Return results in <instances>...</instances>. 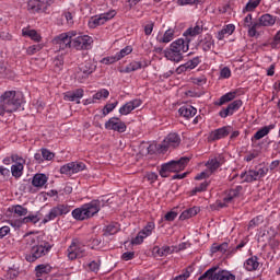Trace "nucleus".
<instances>
[{
  "label": "nucleus",
  "instance_id": "nucleus-1",
  "mask_svg": "<svg viewBox=\"0 0 280 280\" xmlns=\"http://www.w3.org/2000/svg\"><path fill=\"white\" fill-rule=\"evenodd\" d=\"M106 205H108V199L106 197L94 199L72 210L71 215L74 220L84 222V220H91V218L97 215Z\"/></svg>",
  "mask_w": 280,
  "mask_h": 280
},
{
  "label": "nucleus",
  "instance_id": "nucleus-2",
  "mask_svg": "<svg viewBox=\"0 0 280 280\" xmlns=\"http://www.w3.org/2000/svg\"><path fill=\"white\" fill-rule=\"evenodd\" d=\"M23 94L16 91H7L0 96V116L5 113H16L23 106Z\"/></svg>",
  "mask_w": 280,
  "mask_h": 280
},
{
  "label": "nucleus",
  "instance_id": "nucleus-3",
  "mask_svg": "<svg viewBox=\"0 0 280 280\" xmlns=\"http://www.w3.org/2000/svg\"><path fill=\"white\" fill-rule=\"evenodd\" d=\"M189 43H191V39L185 40L178 38L174 40L170 47L164 50V57L171 62H180L184 54L189 51Z\"/></svg>",
  "mask_w": 280,
  "mask_h": 280
},
{
  "label": "nucleus",
  "instance_id": "nucleus-4",
  "mask_svg": "<svg viewBox=\"0 0 280 280\" xmlns=\"http://www.w3.org/2000/svg\"><path fill=\"white\" fill-rule=\"evenodd\" d=\"M26 244L31 246V254L26 256V260L30 262L36 261V259H40V257H45L51 250V246L49 243H44L38 245L37 236H27Z\"/></svg>",
  "mask_w": 280,
  "mask_h": 280
},
{
  "label": "nucleus",
  "instance_id": "nucleus-5",
  "mask_svg": "<svg viewBox=\"0 0 280 280\" xmlns=\"http://www.w3.org/2000/svg\"><path fill=\"white\" fill-rule=\"evenodd\" d=\"M189 164V158L188 156H183L178 160H173L167 163L162 164L161 170H160V176L162 178H167V173H176V172H183L185 167Z\"/></svg>",
  "mask_w": 280,
  "mask_h": 280
},
{
  "label": "nucleus",
  "instance_id": "nucleus-6",
  "mask_svg": "<svg viewBox=\"0 0 280 280\" xmlns=\"http://www.w3.org/2000/svg\"><path fill=\"white\" fill-rule=\"evenodd\" d=\"M67 257L70 261H75V259L86 257V245H84V243L79 238H73L67 248Z\"/></svg>",
  "mask_w": 280,
  "mask_h": 280
},
{
  "label": "nucleus",
  "instance_id": "nucleus-7",
  "mask_svg": "<svg viewBox=\"0 0 280 280\" xmlns=\"http://www.w3.org/2000/svg\"><path fill=\"white\" fill-rule=\"evenodd\" d=\"M268 174V167L257 166L253 170L241 173L242 183H255V180H261Z\"/></svg>",
  "mask_w": 280,
  "mask_h": 280
},
{
  "label": "nucleus",
  "instance_id": "nucleus-8",
  "mask_svg": "<svg viewBox=\"0 0 280 280\" xmlns=\"http://www.w3.org/2000/svg\"><path fill=\"white\" fill-rule=\"evenodd\" d=\"M71 211V206L67 203H58L52 207L47 214H45L42 224H47L48 222H52L56 218H60L62 215H67Z\"/></svg>",
  "mask_w": 280,
  "mask_h": 280
},
{
  "label": "nucleus",
  "instance_id": "nucleus-9",
  "mask_svg": "<svg viewBox=\"0 0 280 280\" xmlns=\"http://www.w3.org/2000/svg\"><path fill=\"white\" fill-rule=\"evenodd\" d=\"M115 16H117V11L114 9H110L105 13H101L92 16L89 20L88 25L90 30H95V27H100V25H105V23H108V21H113Z\"/></svg>",
  "mask_w": 280,
  "mask_h": 280
},
{
  "label": "nucleus",
  "instance_id": "nucleus-10",
  "mask_svg": "<svg viewBox=\"0 0 280 280\" xmlns=\"http://www.w3.org/2000/svg\"><path fill=\"white\" fill-rule=\"evenodd\" d=\"M73 36H75V31L61 33L59 36L55 37L52 39V44L55 45V49H57V51H62L65 49L71 48Z\"/></svg>",
  "mask_w": 280,
  "mask_h": 280
},
{
  "label": "nucleus",
  "instance_id": "nucleus-11",
  "mask_svg": "<svg viewBox=\"0 0 280 280\" xmlns=\"http://www.w3.org/2000/svg\"><path fill=\"white\" fill-rule=\"evenodd\" d=\"M93 47V37L84 34H78L72 37V48L78 51L91 49Z\"/></svg>",
  "mask_w": 280,
  "mask_h": 280
},
{
  "label": "nucleus",
  "instance_id": "nucleus-12",
  "mask_svg": "<svg viewBox=\"0 0 280 280\" xmlns=\"http://www.w3.org/2000/svg\"><path fill=\"white\" fill-rule=\"evenodd\" d=\"M56 0H28L27 10L32 14H40L47 12L50 5H54Z\"/></svg>",
  "mask_w": 280,
  "mask_h": 280
},
{
  "label": "nucleus",
  "instance_id": "nucleus-13",
  "mask_svg": "<svg viewBox=\"0 0 280 280\" xmlns=\"http://www.w3.org/2000/svg\"><path fill=\"white\" fill-rule=\"evenodd\" d=\"M180 145V136L178 133H168L162 143L158 144V150L165 154L168 148H178Z\"/></svg>",
  "mask_w": 280,
  "mask_h": 280
},
{
  "label": "nucleus",
  "instance_id": "nucleus-14",
  "mask_svg": "<svg viewBox=\"0 0 280 280\" xmlns=\"http://www.w3.org/2000/svg\"><path fill=\"white\" fill-rule=\"evenodd\" d=\"M86 170V165L82 162H70L60 167V174H65L66 176H73V174H79V172H84Z\"/></svg>",
  "mask_w": 280,
  "mask_h": 280
},
{
  "label": "nucleus",
  "instance_id": "nucleus-15",
  "mask_svg": "<svg viewBox=\"0 0 280 280\" xmlns=\"http://www.w3.org/2000/svg\"><path fill=\"white\" fill-rule=\"evenodd\" d=\"M12 163H15L11 166V174L14 178H21L23 176V170L25 165V159L19 154L12 155Z\"/></svg>",
  "mask_w": 280,
  "mask_h": 280
},
{
  "label": "nucleus",
  "instance_id": "nucleus-16",
  "mask_svg": "<svg viewBox=\"0 0 280 280\" xmlns=\"http://www.w3.org/2000/svg\"><path fill=\"white\" fill-rule=\"evenodd\" d=\"M132 54V46H126L120 51L116 52L115 56L105 57L102 59L103 65H113L115 62H119L121 58H126V56H130Z\"/></svg>",
  "mask_w": 280,
  "mask_h": 280
},
{
  "label": "nucleus",
  "instance_id": "nucleus-17",
  "mask_svg": "<svg viewBox=\"0 0 280 280\" xmlns=\"http://www.w3.org/2000/svg\"><path fill=\"white\" fill-rule=\"evenodd\" d=\"M106 130H114L115 132H126V122L121 121L118 117H112L105 122Z\"/></svg>",
  "mask_w": 280,
  "mask_h": 280
},
{
  "label": "nucleus",
  "instance_id": "nucleus-18",
  "mask_svg": "<svg viewBox=\"0 0 280 280\" xmlns=\"http://www.w3.org/2000/svg\"><path fill=\"white\" fill-rule=\"evenodd\" d=\"M242 100H236L228 105L226 108H223L219 112V116L222 117V119H226V117H230L231 115H235L240 108H242Z\"/></svg>",
  "mask_w": 280,
  "mask_h": 280
},
{
  "label": "nucleus",
  "instance_id": "nucleus-19",
  "mask_svg": "<svg viewBox=\"0 0 280 280\" xmlns=\"http://www.w3.org/2000/svg\"><path fill=\"white\" fill-rule=\"evenodd\" d=\"M141 104H143V101H141L140 98L131 100L119 108V114L120 115H130V113L132 110H135L136 108H139V106H141Z\"/></svg>",
  "mask_w": 280,
  "mask_h": 280
},
{
  "label": "nucleus",
  "instance_id": "nucleus-20",
  "mask_svg": "<svg viewBox=\"0 0 280 280\" xmlns=\"http://www.w3.org/2000/svg\"><path fill=\"white\" fill-rule=\"evenodd\" d=\"M223 163H224V156H222V155L211 159L206 163V167H207L206 171L211 176V174L217 172Z\"/></svg>",
  "mask_w": 280,
  "mask_h": 280
},
{
  "label": "nucleus",
  "instance_id": "nucleus-21",
  "mask_svg": "<svg viewBox=\"0 0 280 280\" xmlns=\"http://www.w3.org/2000/svg\"><path fill=\"white\" fill-rule=\"evenodd\" d=\"M198 65H200V57H194L192 59L186 61L184 65H180L176 69V73L180 74V73H185L187 71H191L192 69H196V67H198Z\"/></svg>",
  "mask_w": 280,
  "mask_h": 280
},
{
  "label": "nucleus",
  "instance_id": "nucleus-22",
  "mask_svg": "<svg viewBox=\"0 0 280 280\" xmlns=\"http://www.w3.org/2000/svg\"><path fill=\"white\" fill-rule=\"evenodd\" d=\"M84 97V90L77 89L74 91L66 92L63 95V100L66 102H75L77 104H80V100Z\"/></svg>",
  "mask_w": 280,
  "mask_h": 280
},
{
  "label": "nucleus",
  "instance_id": "nucleus-23",
  "mask_svg": "<svg viewBox=\"0 0 280 280\" xmlns=\"http://www.w3.org/2000/svg\"><path fill=\"white\" fill-rule=\"evenodd\" d=\"M199 47L203 51H211L213 47H215V40L213 39V36L210 34H207L199 43Z\"/></svg>",
  "mask_w": 280,
  "mask_h": 280
},
{
  "label": "nucleus",
  "instance_id": "nucleus-24",
  "mask_svg": "<svg viewBox=\"0 0 280 280\" xmlns=\"http://www.w3.org/2000/svg\"><path fill=\"white\" fill-rule=\"evenodd\" d=\"M244 269L247 272H255L259 268V258L257 256H252L244 261Z\"/></svg>",
  "mask_w": 280,
  "mask_h": 280
},
{
  "label": "nucleus",
  "instance_id": "nucleus-25",
  "mask_svg": "<svg viewBox=\"0 0 280 280\" xmlns=\"http://www.w3.org/2000/svg\"><path fill=\"white\" fill-rule=\"evenodd\" d=\"M153 253L158 255V257H167V255H172V253H176V246L163 245L162 247L155 246L153 248Z\"/></svg>",
  "mask_w": 280,
  "mask_h": 280
},
{
  "label": "nucleus",
  "instance_id": "nucleus-26",
  "mask_svg": "<svg viewBox=\"0 0 280 280\" xmlns=\"http://www.w3.org/2000/svg\"><path fill=\"white\" fill-rule=\"evenodd\" d=\"M180 117H185V119H191V117H196L198 109L191 105H184L178 109Z\"/></svg>",
  "mask_w": 280,
  "mask_h": 280
},
{
  "label": "nucleus",
  "instance_id": "nucleus-27",
  "mask_svg": "<svg viewBox=\"0 0 280 280\" xmlns=\"http://www.w3.org/2000/svg\"><path fill=\"white\" fill-rule=\"evenodd\" d=\"M49 180V177L43 173H37L33 176L32 185L33 187H37V189H42V187H45L47 185V182Z\"/></svg>",
  "mask_w": 280,
  "mask_h": 280
},
{
  "label": "nucleus",
  "instance_id": "nucleus-28",
  "mask_svg": "<svg viewBox=\"0 0 280 280\" xmlns=\"http://www.w3.org/2000/svg\"><path fill=\"white\" fill-rule=\"evenodd\" d=\"M231 132V127H221L210 133V139L212 141H218L220 139H224V137H229Z\"/></svg>",
  "mask_w": 280,
  "mask_h": 280
},
{
  "label": "nucleus",
  "instance_id": "nucleus-29",
  "mask_svg": "<svg viewBox=\"0 0 280 280\" xmlns=\"http://www.w3.org/2000/svg\"><path fill=\"white\" fill-rule=\"evenodd\" d=\"M241 189H242V186H238L235 189L229 190L228 194L225 195V197L223 198V202L219 203V207H221V208L226 207V205L232 202L233 198H237V196H240Z\"/></svg>",
  "mask_w": 280,
  "mask_h": 280
},
{
  "label": "nucleus",
  "instance_id": "nucleus-30",
  "mask_svg": "<svg viewBox=\"0 0 280 280\" xmlns=\"http://www.w3.org/2000/svg\"><path fill=\"white\" fill-rule=\"evenodd\" d=\"M275 128H277V125L275 124H270L260 128L258 131L255 132L254 139L256 141H259L260 139H264V137H268V135H270V130H275Z\"/></svg>",
  "mask_w": 280,
  "mask_h": 280
},
{
  "label": "nucleus",
  "instance_id": "nucleus-31",
  "mask_svg": "<svg viewBox=\"0 0 280 280\" xmlns=\"http://www.w3.org/2000/svg\"><path fill=\"white\" fill-rule=\"evenodd\" d=\"M259 23L262 27H272L277 23V16L266 13L259 18Z\"/></svg>",
  "mask_w": 280,
  "mask_h": 280
},
{
  "label": "nucleus",
  "instance_id": "nucleus-32",
  "mask_svg": "<svg viewBox=\"0 0 280 280\" xmlns=\"http://www.w3.org/2000/svg\"><path fill=\"white\" fill-rule=\"evenodd\" d=\"M235 32V26L233 24L225 25L221 31L218 32V40H224L226 36H231Z\"/></svg>",
  "mask_w": 280,
  "mask_h": 280
},
{
  "label": "nucleus",
  "instance_id": "nucleus-33",
  "mask_svg": "<svg viewBox=\"0 0 280 280\" xmlns=\"http://www.w3.org/2000/svg\"><path fill=\"white\" fill-rule=\"evenodd\" d=\"M235 97H237V92H228L219 98V102L215 103V106H224V104L233 102Z\"/></svg>",
  "mask_w": 280,
  "mask_h": 280
},
{
  "label": "nucleus",
  "instance_id": "nucleus-34",
  "mask_svg": "<svg viewBox=\"0 0 280 280\" xmlns=\"http://www.w3.org/2000/svg\"><path fill=\"white\" fill-rule=\"evenodd\" d=\"M202 32V28L199 25H196L195 27H189L186 30L183 34L185 36L184 40H191V38H195V36H198Z\"/></svg>",
  "mask_w": 280,
  "mask_h": 280
},
{
  "label": "nucleus",
  "instance_id": "nucleus-35",
  "mask_svg": "<svg viewBox=\"0 0 280 280\" xmlns=\"http://www.w3.org/2000/svg\"><path fill=\"white\" fill-rule=\"evenodd\" d=\"M156 40L164 44L172 43L174 40V30L168 28L163 35H158Z\"/></svg>",
  "mask_w": 280,
  "mask_h": 280
},
{
  "label": "nucleus",
  "instance_id": "nucleus-36",
  "mask_svg": "<svg viewBox=\"0 0 280 280\" xmlns=\"http://www.w3.org/2000/svg\"><path fill=\"white\" fill-rule=\"evenodd\" d=\"M199 212H200V208L198 207L186 209L180 213L179 220H189V218H194L195 215H198Z\"/></svg>",
  "mask_w": 280,
  "mask_h": 280
},
{
  "label": "nucleus",
  "instance_id": "nucleus-37",
  "mask_svg": "<svg viewBox=\"0 0 280 280\" xmlns=\"http://www.w3.org/2000/svg\"><path fill=\"white\" fill-rule=\"evenodd\" d=\"M218 279V267H212L202 273L198 280H217Z\"/></svg>",
  "mask_w": 280,
  "mask_h": 280
},
{
  "label": "nucleus",
  "instance_id": "nucleus-38",
  "mask_svg": "<svg viewBox=\"0 0 280 280\" xmlns=\"http://www.w3.org/2000/svg\"><path fill=\"white\" fill-rule=\"evenodd\" d=\"M11 213H14V215H18V218H25L28 213L27 208L21 206V205H15L10 208Z\"/></svg>",
  "mask_w": 280,
  "mask_h": 280
},
{
  "label": "nucleus",
  "instance_id": "nucleus-39",
  "mask_svg": "<svg viewBox=\"0 0 280 280\" xmlns=\"http://www.w3.org/2000/svg\"><path fill=\"white\" fill-rule=\"evenodd\" d=\"M259 3H261V0H249L243 8L242 13L246 14V12H255V10L259 8Z\"/></svg>",
  "mask_w": 280,
  "mask_h": 280
},
{
  "label": "nucleus",
  "instance_id": "nucleus-40",
  "mask_svg": "<svg viewBox=\"0 0 280 280\" xmlns=\"http://www.w3.org/2000/svg\"><path fill=\"white\" fill-rule=\"evenodd\" d=\"M108 95H110V92L106 89H102L92 96V101L89 102V104H95L97 100H107Z\"/></svg>",
  "mask_w": 280,
  "mask_h": 280
},
{
  "label": "nucleus",
  "instance_id": "nucleus-41",
  "mask_svg": "<svg viewBox=\"0 0 280 280\" xmlns=\"http://www.w3.org/2000/svg\"><path fill=\"white\" fill-rule=\"evenodd\" d=\"M23 36H27L31 40H34L35 43H40L42 36L36 32V30H23L22 31Z\"/></svg>",
  "mask_w": 280,
  "mask_h": 280
},
{
  "label": "nucleus",
  "instance_id": "nucleus-42",
  "mask_svg": "<svg viewBox=\"0 0 280 280\" xmlns=\"http://www.w3.org/2000/svg\"><path fill=\"white\" fill-rule=\"evenodd\" d=\"M156 229V224L154 221H150L147 223V225L140 231L141 235H143L145 238L150 237L154 230Z\"/></svg>",
  "mask_w": 280,
  "mask_h": 280
},
{
  "label": "nucleus",
  "instance_id": "nucleus-43",
  "mask_svg": "<svg viewBox=\"0 0 280 280\" xmlns=\"http://www.w3.org/2000/svg\"><path fill=\"white\" fill-rule=\"evenodd\" d=\"M80 71L83 73V78H89V75L95 71V66L91 62H85L80 66Z\"/></svg>",
  "mask_w": 280,
  "mask_h": 280
},
{
  "label": "nucleus",
  "instance_id": "nucleus-44",
  "mask_svg": "<svg viewBox=\"0 0 280 280\" xmlns=\"http://www.w3.org/2000/svg\"><path fill=\"white\" fill-rule=\"evenodd\" d=\"M142 67H143V63H141V61H131L122 70V73H132V71H139V69H142Z\"/></svg>",
  "mask_w": 280,
  "mask_h": 280
},
{
  "label": "nucleus",
  "instance_id": "nucleus-45",
  "mask_svg": "<svg viewBox=\"0 0 280 280\" xmlns=\"http://www.w3.org/2000/svg\"><path fill=\"white\" fill-rule=\"evenodd\" d=\"M35 272L37 277H43V275H49V272H51V265H38L35 267Z\"/></svg>",
  "mask_w": 280,
  "mask_h": 280
},
{
  "label": "nucleus",
  "instance_id": "nucleus-46",
  "mask_svg": "<svg viewBox=\"0 0 280 280\" xmlns=\"http://www.w3.org/2000/svg\"><path fill=\"white\" fill-rule=\"evenodd\" d=\"M23 222L24 224H38V222H40V217H38V212L30 213L23 218Z\"/></svg>",
  "mask_w": 280,
  "mask_h": 280
},
{
  "label": "nucleus",
  "instance_id": "nucleus-47",
  "mask_svg": "<svg viewBox=\"0 0 280 280\" xmlns=\"http://www.w3.org/2000/svg\"><path fill=\"white\" fill-rule=\"evenodd\" d=\"M217 280H235V275L229 270H220L217 272Z\"/></svg>",
  "mask_w": 280,
  "mask_h": 280
},
{
  "label": "nucleus",
  "instance_id": "nucleus-48",
  "mask_svg": "<svg viewBox=\"0 0 280 280\" xmlns=\"http://www.w3.org/2000/svg\"><path fill=\"white\" fill-rule=\"evenodd\" d=\"M118 104L119 102L117 101L106 104L102 110L103 117H106V115H110V113H113V110L117 108Z\"/></svg>",
  "mask_w": 280,
  "mask_h": 280
},
{
  "label": "nucleus",
  "instance_id": "nucleus-49",
  "mask_svg": "<svg viewBox=\"0 0 280 280\" xmlns=\"http://www.w3.org/2000/svg\"><path fill=\"white\" fill-rule=\"evenodd\" d=\"M119 232L118 223H110L105 228L106 235H115V233Z\"/></svg>",
  "mask_w": 280,
  "mask_h": 280
},
{
  "label": "nucleus",
  "instance_id": "nucleus-50",
  "mask_svg": "<svg viewBox=\"0 0 280 280\" xmlns=\"http://www.w3.org/2000/svg\"><path fill=\"white\" fill-rule=\"evenodd\" d=\"M259 27H261L260 22H252V24L249 26H247V32L249 36H257V30H259Z\"/></svg>",
  "mask_w": 280,
  "mask_h": 280
},
{
  "label": "nucleus",
  "instance_id": "nucleus-51",
  "mask_svg": "<svg viewBox=\"0 0 280 280\" xmlns=\"http://www.w3.org/2000/svg\"><path fill=\"white\" fill-rule=\"evenodd\" d=\"M207 187H209V182H203L199 186H196L192 189V196H196V194H200L202 191H207Z\"/></svg>",
  "mask_w": 280,
  "mask_h": 280
},
{
  "label": "nucleus",
  "instance_id": "nucleus-52",
  "mask_svg": "<svg viewBox=\"0 0 280 280\" xmlns=\"http://www.w3.org/2000/svg\"><path fill=\"white\" fill-rule=\"evenodd\" d=\"M253 23V14L248 13L242 21H241V25L242 27H244L245 30H248V27H250Z\"/></svg>",
  "mask_w": 280,
  "mask_h": 280
},
{
  "label": "nucleus",
  "instance_id": "nucleus-53",
  "mask_svg": "<svg viewBox=\"0 0 280 280\" xmlns=\"http://www.w3.org/2000/svg\"><path fill=\"white\" fill-rule=\"evenodd\" d=\"M10 226L13 229H21L23 224H25V221H23V218L20 219H11L9 220Z\"/></svg>",
  "mask_w": 280,
  "mask_h": 280
},
{
  "label": "nucleus",
  "instance_id": "nucleus-54",
  "mask_svg": "<svg viewBox=\"0 0 280 280\" xmlns=\"http://www.w3.org/2000/svg\"><path fill=\"white\" fill-rule=\"evenodd\" d=\"M40 49H43V45H40V44L33 45V46H30V47L26 49V54H27L28 56H34V54H38V51H40Z\"/></svg>",
  "mask_w": 280,
  "mask_h": 280
},
{
  "label": "nucleus",
  "instance_id": "nucleus-55",
  "mask_svg": "<svg viewBox=\"0 0 280 280\" xmlns=\"http://www.w3.org/2000/svg\"><path fill=\"white\" fill-rule=\"evenodd\" d=\"M56 155L48 149H42V158L44 161H51Z\"/></svg>",
  "mask_w": 280,
  "mask_h": 280
},
{
  "label": "nucleus",
  "instance_id": "nucleus-56",
  "mask_svg": "<svg viewBox=\"0 0 280 280\" xmlns=\"http://www.w3.org/2000/svg\"><path fill=\"white\" fill-rule=\"evenodd\" d=\"M220 78L221 80H229L231 78V68L224 67L220 71Z\"/></svg>",
  "mask_w": 280,
  "mask_h": 280
},
{
  "label": "nucleus",
  "instance_id": "nucleus-57",
  "mask_svg": "<svg viewBox=\"0 0 280 280\" xmlns=\"http://www.w3.org/2000/svg\"><path fill=\"white\" fill-rule=\"evenodd\" d=\"M264 222V217L259 215L249 221V229H254V226H259Z\"/></svg>",
  "mask_w": 280,
  "mask_h": 280
},
{
  "label": "nucleus",
  "instance_id": "nucleus-58",
  "mask_svg": "<svg viewBox=\"0 0 280 280\" xmlns=\"http://www.w3.org/2000/svg\"><path fill=\"white\" fill-rule=\"evenodd\" d=\"M143 240H145L144 235L139 232L135 238L131 240V244L133 246H139Z\"/></svg>",
  "mask_w": 280,
  "mask_h": 280
},
{
  "label": "nucleus",
  "instance_id": "nucleus-59",
  "mask_svg": "<svg viewBox=\"0 0 280 280\" xmlns=\"http://www.w3.org/2000/svg\"><path fill=\"white\" fill-rule=\"evenodd\" d=\"M258 156H259V152L254 150L245 155L244 161H246L247 163H250V161H254V159H257Z\"/></svg>",
  "mask_w": 280,
  "mask_h": 280
},
{
  "label": "nucleus",
  "instance_id": "nucleus-60",
  "mask_svg": "<svg viewBox=\"0 0 280 280\" xmlns=\"http://www.w3.org/2000/svg\"><path fill=\"white\" fill-rule=\"evenodd\" d=\"M176 218H178V213L174 211H170L164 215V220H166V222H174Z\"/></svg>",
  "mask_w": 280,
  "mask_h": 280
},
{
  "label": "nucleus",
  "instance_id": "nucleus-61",
  "mask_svg": "<svg viewBox=\"0 0 280 280\" xmlns=\"http://www.w3.org/2000/svg\"><path fill=\"white\" fill-rule=\"evenodd\" d=\"M144 178H147L149 183L152 184V183H156V180L159 179V175L154 172H150L144 175Z\"/></svg>",
  "mask_w": 280,
  "mask_h": 280
},
{
  "label": "nucleus",
  "instance_id": "nucleus-62",
  "mask_svg": "<svg viewBox=\"0 0 280 280\" xmlns=\"http://www.w3.org/2000/svg\"><path fill=\"white\" fill-rule=\"evenodd\" d=\"M177 3L179 5H198L200 0H177Z\"/></svg>",
  "mask_w": 280,
  "mask_h": 280
},
{
  "label": "nucleus",
  "instance_id": "nucleus-63",
  "mask_svg": "<svg viewBox=\"0 0 280 280\" xmlns=\"http://www.w3.org/2000/svg\"><path fill=\"white\" fill-rule=\"evenodd\" d=\"M88 268L92 272H98L100 271V262L92 260L91 262H89Z\"/></svg>",
  "mask_w": 280,
  "mask_h": 280
},
{
  "label": "nucleus",
  "instance_id": "nucleus-64",
  "mask_svg": "<svg viewBox=\"0 0 280 280\" xmlns=\"http://www.w3.org/2000/svg\"><path fill=\"white\" fill-rule=\"evenodd\" d=\"M189 277H191V272H189V270H185L183 273L175 277L173 280H188Z\"/></svg>",
  "mask_w": 280,
  "mask_h": 280
}]
</instances>
